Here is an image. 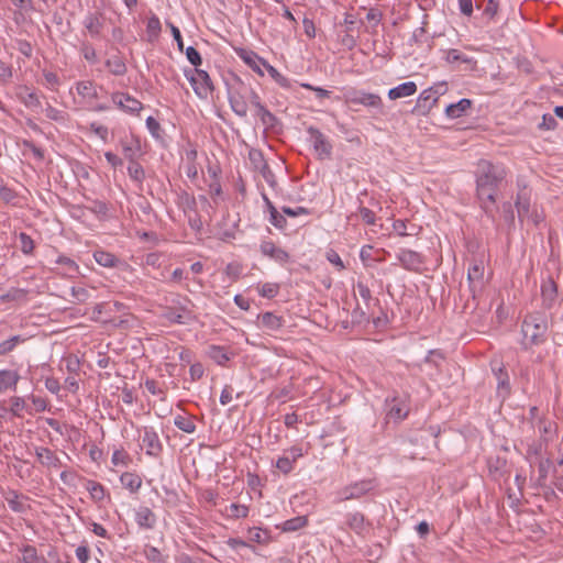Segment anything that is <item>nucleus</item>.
Returning <instances> with one entry per match:
<instances>
[{
    "instance_id": "f257e3e1",
    "label": "nucleus",
    "mask_w": 563,
    "mask_h": 563,
    "mask_svg": "<svg viewBox=\"0 0 563 563\" xmlns=\"http://www.w3.org/2000/svg\"><path fill=\"white\" fill-rule=\"evenodd\" d=\"M476 195L485 214L495 220V203L499 185L506 177V170L490 161L481 159L476 172Z\"/></svg>"
},
{
    "instance_id": "f03ea898",
    "label": "nucleus",
    "mask_w": 563,
    "mask_h": 563,
    "mask_svg": "<svg viewBox=\"0 0 563 563\" xmlns=\"http://www.w3.org/2000/svg\"><path fill=\"white\" fill-rule=\"evenodd\" d=\"M523 335L522 346L525 350L533 345H540L547 341L548 321L540 313L528 314L521 324Z\"/></svg>"
},
{
    "instance_id": "7ed1b4c3",
    "label": "nucleus",
    "mask_w": 563,
    "mask_h": 563,
    "mask_svg": "<svg viewBox=\"0 0 563 563\" xmlns=\"http://www.w3.org/2000/svg\"><path fill=\"white\" fill-rule=\"evenodd\" d=\"M515 205L520 222L529 221L537 227L543 221V214L538 212L537 209H531L530 192L527 187H523L518 191Z\"/></svg>"
},
{
    "instance_id": "20e7f679",
    "label": "nucleus",
    "mask_w": 563,
    "mask_h": 563,
    "mask_svg": "<svg viewBox=\"0 0 563 563\" xmlns=\"http://www.w3.org/2000/svg\"><path fill=\"white\" fill-rule=\"evenodd\" d=\"M185 75L200 98H207L213 91L212 80L206 70L195 68L186 71Z\"/></svg>"
},
{
    "instance_id": "39448f33",
    "label": "nucleus",
    "mask_w": 563,
    "mask_h": 563,
    "mask_svg": "<svg viewBox=\"0 0 563 563\" xmlns=\"http://www.w3.org/2000/svg\"><path fill=\"white\" fill-rule=\"evenodd\" d=\"M310 141L319 159H329L332 155V145L325 135L317 128L310 125L307 128Z\"/></svg>"
},
{
    "instance_id": "423d86ee",
    "label": "nucleus",
    "mask_w": 563,
    "mask_h": 563,
    "mask_svg": "<svg viewBox=\"0 0 563 563\" xmlns=\"http://www.w3.org/2000/svg\"><path fill=\"white\" fill-rule=\"evenodd\" d=\"M374 479H362L343 487L339 492L340 500L358 499L371 492L375 486Z\"/></svg>"
},
{
    "instance_id": "0eeeda50",
    "label": "nucleus",
    "mask_w": 563,
    "mask_h": 563,
    "mask_svg": "<svg viewBox=\"0 0 563 563\" xmlns=\"http://www.w3.org/2000/svg\"><path fill=\"white\" fill-rule=\"evenodd\" d=\"M346 102L350 104H362L367 108L380 109L383 107L382 98L376 93L361 90H352L345 95Z\"/></svg>"
},
{
    "instance_id": "6e6552de",
    "label": "nucleus",
    "mask_w": 563,
    "mask_h": 563,
    "mask_svg": "<svg viewBox=\"0 0 563 563\" xmlns=\"http://www.w3.org/2000/svg\"><path fill=\"white\" fill-rule=\"evenodd\" d=\"M484 273L485 266L482 261H474L467 271V280L472 297L475 298L476 294L484 287Z\"/></svg>"
},
{
    "instance_id": "1a4fd4ad",
    "label": "nucleus",
    "mask_w": 563,
    "mask_h": 563,
    "mask_svg": "<svg viewBox=\"0 0 563 563\" xmlns=\"http://www.w3.org/2000/svg\"><path fill=\"white\" fill-rule=\"evenodd\" d=\"M141 446L145 448L146 454L157 457L163 451V444L159 440L157 432L152 427H144L143 434L141 435Z\"/></svg>"
},
{
    "instance_id": "9d476101",
    "label": "nucleus",
    "mask_w": 563,
    "mask_h": 563,
    "mask_svg": "<svg viewBox=\"0 0 563 563\" xmlns=\"http://www.w3.org/2000/svg\"><path fill=\"white\" fill-rule=\"evenodd\" d=\"M490 365L493 374L497 380V394L505 399L511 393L509 374L501 362L493 361Z\"/></svg>"
},
{
    "instance_id": "9b49d317",
    "label": "nucleus",
    "mask_w": 563,
    "mask_h": 563,
    "mask_svg": "<svg viewBox=\"0 0 563 563\" xmlns=\"http://www.w3.org/2000/svg\"><path fill=\"white\" fill-rule=\"evenodd\" d=\"M397 260L405 269L410 272H420L424 263L423 256L420 253L406 249L399 251Z\"/></svg>"
},
{
    "instance_id": "f8f14e48",
    "label": "nucleus",
    "mask_w": 563,
    "mask_h": 563,
    "mask_svg": "<svg viewBox=\"0 0 563 563\" xmlns=\"http://www.w3.org/2000/svg\"><path fill=\"white\" fill-rule=\"evenodd\" d=\"M113 103L130 114H137L142 109L143 104L141 101L124 92H114L111 96Z\"/></svg>"
},
{
    "instance_id": "ddd939ff",
    "label": "nucleus",
    "mask_w": 563,
    "mask_h": 563,
    "mask_svg": "<svg viewBox=\"0 0 563 563\" xmlns=\"http://www.w3.org/2000/svg\"><path fill=\"white\" fill-rule=\"evenodd\" d=\"M438 95L434 93V90L428 88L424 89L416 103V107L413 108V112H417L418 114H428L430 110L435 106L438 102Z\"/></svg>"
},
{
    "instance_id": "4468645a",
    "label": "nucleus",
    "mask_w": 563,
    "mask_h": 563,
    "mask_svg": "<svg viewBox=\"0 0 563 563\" xmlns=\"http://www.w3.org/2000/svg\"><path fill=\"white\" fill-rule=\"evenodd\" d=\"M386 406L388 407L387 417L395 421L405 419L409 412L406 401L399 397H393L390 400L387 399Z\"/></svg>"
},
{
    "instance_id": "2eb2a0df",
    "label": "nucleus",
    "mask_w": 563,
    "mask_h": 563,
    "mask_svg": "<svg viewBox=\"0 0 563 563\" xmlns=\"http://www.w3.org/2000/svg\"><path fill=\"white\" fill-rule=\"evenodd\" d=\"M541 297L545 309H551L554 306L558 298V285L551 277L542 282Z\"/></svg>"
},
{
    "instance_id": "dca6fc26",
    "label": "nucleus",
    "mask_w": 563,
    "mask_h": 563,
    "mask_svg": "<svg viewBox=\"0 0 563 563\" xmlns=\"http://www.w3.org/2000/svg\"><path fill=\"white\" fill-rule=\"evenodd\" d=\"M256 115L260 118L261 123L266 131L277 132L282 128L279 119L272 113L265 106L255 110Z\"/></svg>"
},
{
    "instance_id": "f3484780",
    "label": "nucleus",
    "mask_w": 563,
    "mask_h": 563,
    "mask_svg": "<svg viewBox=\"0 0 563 563\" xmlns=\"http://www.w3.org/2000/svg\"><path fill=\"white\" fill-rule=\"evenodd\" d=\"M260 249L263 255L268 256L278 263L283 264L289 260V254L271 241L262 242Z\"/></svg>"
},
{
    "instance_id": "a211bd4d",
    "label": "nucleus",
    "mask_w": 563,
    "mask_h": 563,
    "mask_svg": "<svg viewBox=\"0 0 563 563\" xmlns=\"http://www.w3.org/2000/svg\"><path fill=\"white\" fill-rule=\"evenodd\" d=\"M238 55L254 71H256L261 76L264 75L263 70L261 69V66L265 67V65L267 63L265 59L260 57L253 51H246V49H243V48L238 52Z\"/></svg>"
},
{
    "instance_id": "6ab92c4d",
    "label": "nucleus",
    "mask_w": 563,
    "mask_h": 563,
    "mask_svg": "<svg viewBox=\"0 0 563 563\" xmlns=\"http://www.w3.org/2000/svg\"><path fill=\"white\" fill-rule=\"evenodd\" d=\"M35 453H36V457H37L38 462L43 466L48 467V468H51V467L59 468L60 467V465H62L60 460L55 454V452L52 451L51 449L40 446V448H36Z\"/></svg>"
},
{
    "instance_id": "aec40b11",
    "label": "nucleus",
    "mask_w": 563,
    "mask_h": 563,
    "mask_svg": "<svg viewBox=\"0 0 563 563\" xmlns=\"http://www.w3.org/2000/svg\"><path fill=\"white\" fill-rule=\"evenodd\" d=\"M135 521L140 528L151 530L156 525V516L148 507H140L135 511Z\"/></svg>"
},
{
    "instance_id": "412c9836",
    "label": "nucleus",
    "mask_w": 563,
    "mask_h": 563,
    "mask_svg": "<svg viewBox=\"0 0 563 563\" xmlns=\"http://www.w3.org/2000/svg\"><path fill=\"white\" fill-rule=\"evenodd\" d=\"M84 25L91 37H100L103 29V19L96 13H89L85 20Z\"/></svg>"
},
{
    "instance_id": "4be33fe9",
    "label": "nucleus",
    "mask_w": 563,
    "mask_h": 563,
    "mask_svg": "<svg viewBox=\"0 0 563 563\" xmlns=\"http://www.w3.org/2000/svg\"><path fill=\"white\" fill-rule=\"evenodd\" d=\"M475 7L483 11V16L488 21L495 20L499 3L496 0H474Z\"/></svg>"
},
{
    "instance_id": "5701e85b",
    "label": "nucleus",
    "mask_w": 563,
    "mask_h": 563,
    "mask_svg": "<svg viewBox=\"0 0 563 563\" xmlns=\"http://www.w3.org/2000/svg\"><path fill=\"white\" fill-rule=\"evenodd\" d=\"M417 92V85L413 81H406L388 91V98L396 100L404 97L412 96Z\"/></svg>"
},
{
    "instance_id": "b1692460",
    "label": "nucleus",
    "mask_w": 563,
    "mask_h": 563,
    "mask_svg": "<svg viewBox=\"0 0 563 563\" xmlns=\"http://www.w3.org/2000/svg\"><path fill=\"white\" fill-rule=\"evenodd\" d=\"M20 379V375L15 371L1 369L0 371V394L8 389H15Z\"/></svg>"
},
{
    "instance_id": "393cba45",
    "label": "nucleus",
    "mask_w": 563,
    "mask_h": 563,
    "mask_svg": "<svg viewBox=\"0 0 563 563\" xmlns=\"http://www.w3.org/2000/svg\"><path fill=\"white\" fill-rule=\"evenodd\" d=\"M229 102L232 111L239 115L240 118H245L247 115V102L239 92L230 93Z\"/></svg>"
},
{
    "instance_id": "a878e982",
    "label": "nucleus",
    "mask_w": 563,
    "mask_h": 563,
    "mask_svg": "<svg viewBox=\"0 0 563 563\" xmlns=\"http://www.w3.org/2000/svg\"><path fill=\"white\" fill-rule=\"evenodd\" d=\"M106 67L114 76H124L128 71L125 62L120 53L112 55L106 60Z\"/></svg>"
},
{
    "instance_id": "bb28decb",
    "label": "nucleus",
    "mask_w": 563,
    "mask_h": 563,
    "mask_svg": "<svg viewBox=\"0 0 563 563\" xmlns=\"http://www.w3.org/2000/svg\"><path fill=\"white\" fill-rule=\"evenodd\" d=\"M122 151L124 157L129 161H136L137 155L141 152L140 141L131 137L130 140H121Z\"/></svg>"
},
{
    "instance_id": "cd10ccee",
    "label": "nucleus",
    "mask_w": 563,
    "mask_h": 563,
    "mask_svg": "<svg viewBox=\"0 0 563 563\" xmlns=\"http://www.w3.org/2000/svg\"><path fill=\"white\" fill-rule=\"evenodd\" d=\"M471 107L472 101L464 98L456 103L449 104L445 109V113L449 118L456 119L465 114Z\"/></svg>"
},
{
    "instance_id": "c85d7f7f",
    "label": "nucleus",
    "mask_w": 563,
    "mask_h": 563,
    "mask_svg": "<svg viewBox=\"0 0 563 563\" xmlns=\"http://www.w3.org/2000/svg\"><path fill=\"white\" fill-rule=\"evenodd\" d=\"M258 319L262 325L269 331H276L284 325V319L273 312L262 313L258 316Z\"/></svg>"
},
{
    "instance_id": "c756f323",
    "label": "nucleus",
    "mask_w": 563,
    "mask_h": 563,
    "mask_svg": "<svg viewBox=\"0 0 563 563\" xmlns=\"http://www.w3.org/2000/svg\"><path fill=\"white\" fill-rule=\"evenodd\" d=\"M27 300V290L21 288H10L0 296V302H25Z\"/></svg>"
},
{
    "instance_id": "7c9ffc66",
    "label": "nucleus",
    "mask_w": 563,
    "mask_h": 563,
    "mask_svg": "<svg viewBox=\"0 0 563 563\" xmlns=\"http://www.w3.org/2000/svg\"><path fill=\"white\" fill-rule=\"evenodd\" d=\"M93 258L99 265L103 267H115L120 262L114 254L103 250L95 251Z\"/></svg>"
},
{
    "instance_id": "2f4dec72",
    "label": "nucleus",
    "mask_w": 563,
    "mask_h": 563,
    "mask_svg": "<svg viewBox=\"0 0 563 563\" xmlns=\"http://www.w3.org/2000/svg\"><path fill=\"white\" fill-rule=\"evenodd\" d=\"M346 525L351 530H353L357 534H361L366 528L365 517L363 514L357 511L349 514L346 517Z\"/></svg>"
},
{
    "instance_id": "473e14b6",
    "label": "nucleus",
    "mask_w": 563,
    "mask_h": 563,
    "mask_svg": "<svg viewBox=\"0 0 563 563\" xmlns=\"http://www.w3.org/2000/svg\"><path fill=\"white\" fill-rule=\"evenodd\" d=\"M26 338L22 335H13L0 343V356H5L12 353L18 345L24 343Z\"/></svg>"
},
{
    "instance_id": "72a5a7b5",
    "label": "nucleus",
    "mask_w": 563,
    "mask_h": 563,
    "mask_svg": "<svg viewBox=\"0 0 563 563\" xmlns=\"http://www.w3.org/2000/svg\"><path fill=\"white\" fill-rule=\"evenodd\" d=\"M121 484L131 493H135L142 485V478L134 473L125 472L120 477Z\"/></svg>"
},
{
    "instance_id": "f704fd0d",
    "label": "nucleus",
    "mask_w": 563,
    "mask_h": 563,
    "mask_svg": "<svg viewBox=\"0 0 563 563\" xmlns=\"http://www.w3.org/2000/svg\"><path fill=\"white\" fill-rule=\"evenodd\" d=\"M208 356L219 365H224L230 360L227 349L219 345H210Z\"/></svg>"
},
{
    "instance_id": "c9c22d12",
    "label": "nucleus",
    "mask_w": 563,
    "mask_h": 563,
    "mask_svg": "<svg viewBox=\"0 0 563 563\" xmlns=\"http://www.w3.org/2000/svg\"><path fill=\"white\" fill-rule=\"evenodd\" d=\"M174 306L180 312V314L184 317L187 322L192 321L195 319L194 312L190 309L189 306H192L191 301L188 298H177L176 300H173Z\"/></svg>"
},
{
    "instance_id": "e433bc0d",
    "label": "nucleus",
    "mask_w": 563,
    "mask_h": 563,
    "mask_svg": "<svg viewBox=\"0 0 563 563\" xmlns=\"http://www.w3.org/2000/svg\"><path fill=\"white\" fill-rule=\"evenodd\" d=\"M76 90L79 96L87 99L98 98L96 87L91 80H82L77 82Z\"/></svg>"
},
{
    "instance_id": "4c0bfd02",
    "label": "nucleus",
    "mask_w": 563,
    "mask_h": 563,
    "mask_svg": "<svg viewBox=\"0 0 563 563\" xmlns=\"http://www.w3.org/2000/svg\"><path fill=\"white\" fill-rule=\"evenodd\" d=\"M5 500L11 510L23 514L26 511L27 506L21 500V495L12 490L5 496Z\"/></svg>"
},
{
    "instance_id": "58836bf2",
    "label": "nucleus",
    "mask_w": 563,
    "mask_h": 563,
    "mask_svg": "<svg viewBox=\"0 0 563 563\" xmlns=\"http://www.w3.org/2000/svg\"><path fill=\"white\" fill-rule=\"evenodd\" d=\"M174 424L186 433H194L196 431V424L194 418L190 416L178 415L174 418Z\"/></svg>"
},
{
    "instance_id": "ea45409f",
    "label": "nucleus",
    "mask_w": 563,
    "mask_h": 563,
    "mask_svg": "<svg viewBox=\"0 0 563 563\" xmlns=\"http://www.w3.org/2000/svg\"><path fill=\"white\" fill-rule=\"evenodd\" d=\"M308 525V518L306 516H298L291 519L286 520L282 529L285 532H292L297 531Z\"/></svg>"
},
{
    "instance_id": "a19ab883",
    "label": "nucleus",
    "mask_w": 563,
    "mask_h": 563,
    "mask_svg": "<svg viewBox=\"0 0 563 563\" xmlns=\"http://www.w3.org/2000/svg\"><path fill=\"white\" fill-rule=\"evenodd\" d=\"M23 91L25 95H22V92L19 95L22 102L27 108H38L42 106L38 95L35 91H31L26 86L23 87Z\"/></svg>"
},
{
    "instance_id": "79ce46f5",
    "label": "nucleus",
    "mask_w": 563,
    "mask_h": 563,
    "mask_svg": "<svg viewBox=\"0 0 563 563\" xmlns=\"http://www.w3.org/2000/svg\"><path fill=\"white\" fill-rule=\"evenodd\" d=\"M128 174L131 179L139 184H142L145 178L144 168L136 161L129 162Z\"/></svg>"
},
{
    "instance_id": "37998d69",
    "label": "nucleus",
    "mask_w": 563,
    "mask_h": 563,
    "mask_svg": "<svg viewBox=\"0 0 563 563\" xmlns=\"http://www.w3.org/2000/svg\"><path fill=\"white\" fill-rule=\"evenodd\" d=\"M161 30H162V26H161L159 19L156 15H152L147 20V25H146V33L148 36V41L150 42L155 41L158 37Z\"/></svg>"
},
{
    "instance_id": "c03bdc74",
    "label": "nucleus",
    "mask_w": 563,
    "mask_h": 563,
    "mask_svg": "<svg viewBox=\"0 0 563 563\" xmlns=\"http://www.w3.org/2000/svg\"><path fill=\"white\" fill-rule=\"evenodd\" d=\"M41 560L36 548L27 544L22 549V556L19 559V563H40Z\"/></svg>"
},
{
    "instance_id": "a18cd8bd",
    "label": "nucleus",
    "mask_w": 563,
    "mask_h": 563,
    "mask_svg": "<svg viewBox=\"0 0 563 563\" xmlns=\"http://www.w3.org/2000/svg\"><path fill=\"white\" fill-rule=\"evenodd\" d=\"M249 159L251 162L253 169L257 172L267 164L263 152L257 148H251L249 151Z\"/></svg>"
},
{
    "instance_id": "49530a36",
    "label": "nucleus",
    "mask_w": 563,
    "mask_h": 563,
    "mask_svg": "<svg viewBox=\"0 0 563 563\" xmlns=\"http://www.w3.org/2000/svg\"><path fill=\"white\" fill-rule=\"evenodd\" d=\"M249 539L255 543L267 544L271 536L267 530L254 527L249 530Z\"/></svg>"
},
{
    "instance_id": "de8ad7c7",
    "label": "nucleus",
    "mask_w": 563,
    "mask_h": 563,
    "mask_svg": "<svg viewBox=\"0 0 563 563\" xmlns=\"http://www.w3.org/2000/svg\"><path fill=\"white\" fill-rule=\"evenodd\" d=\"M162 317L172 323L185 324L188 323L187 320L178 312L176 307H165L162 313Z\"/></svg>"
},
{
    "instance_id": "09e8293b",
    "label": "nucleus",
    "mask_w": 563,
    "mask_h": 563,
    "mask_svg": "<svg viewBox=\"0 0 563 563\" xmlns=\"http://www.w3.org/2000/svg\"><path fill=\"white\" fill-rule=\"evenodd\" d=\"M86 488L95 501H100L104 498L106 490L100 483L95 481H88Z\"/></svg>"
},
{
    "instance_id": "8fccbe9b",
    "label": "nucleus",
    "mask_w": 563,
    "mask_h": 563,
    "mask_svg": "<svg viewBox=\"0 0 563 563\" xmlns=\"http://www.w3.org/2000/svg\"><path fill=\"white\" fill-rule=\"evenodd\" d=\"M20 250L24 255H32L35 249L33 239L25 232L19 234Z\"/></svg>"
},
{
    "instance_id": "3c124183",
    "label": "nucleus",
    "mask_w": 563,
    "mask_h": 563,
    "mask_svg": "<svg viewBox=\"0 0 563 563\" xmlns=\"http://www.w3.org/2000/svg\"><path fill=\"white\" fill-rule=\"evenodd\" d=\"M538 427L540 431V440H542L545 445L549 443L548 434L552 432V428L554 423L548 419L539 418L538 423L534 424V427Z\"/></svg>"
},
{
    "instance_id": "603ef678",
    "label": "nucleus",
    "mask_w": 563,
    "mask_h": 563,
    "mask_svg": "<svg viewBox=\"0 0 563 563\" xmlns=\"http://www.w3.org/2000/svg\"><path fill=\"white\" fill-rule=\"evenodd\" d=\"M228 516L233 519L246 518L249 515V507L241 504H231L228 508Z\"/></svg>"
},
{
    "instance_id": "864d4df0",
    "label": "nucleus",
    "mask_w": 563,
    "mask_h": 563,
    "mask_svg": "<svg viewBox=\"0 0 563 563\" xmlns=\"http://www.w3.org/2000/svg\"><path fill=\"white\" fill-rule=\"evenodd\" d=\"M18 198H19V195L14 189L9 188L7 186L0 187V199L4 203L11 205V206H18V201H16Z\"/></svg>"
},
{
    "instance_id": "5fc2aeb1",
    "label": "nucleus",
    "mask_w": 563,
    "mask_h": 563,
    "mask_svg": "<svg viewBox=\"0 0 563 563\" xmlns=\"http://www.w3.org/2000/svg\"><path fill=\"white\" fill-rule=\"evenodd\" d=\"M45 115L49 120L55 122H65L68 118V114L66 112L58 110L51 104H47V107L45 108Z\"/></svg>"
},
{
    "instance_id": "6e6d98bb",
    "label": "nucleus",
    "mask_w": 563,
    "mask_h": 563,
    "mask_svg": "<svg viewBox=\"0 0 563 563\" xmlns=\"http://www.w3.org/2000/svg\"><path fill=\"white\" fill-rule=\"evenodd\" d=\"M10 412L14 417H22V411L25 409L26 404L22 397L14 396L10 399Z\"/></svg>"
},
{
    "instance_id": "4d7b16f0",
    "label": "nucleus",
    "mask_w": 563,
    "mask_h": 563,
    "mask_svg": "<svg viewBox=\"0 0 563 563\" xmlns=\"http://www.w3.org/2000/svg\"><path fill=\"white\" fill-rule=\"evenodd\" d=\"M446 60L448 63L450 64H455V63H472V58L463 55L460 51L457 49H450L448 53H446Z\"/></svg>"
},
{
    "instance_id": "13d9d810",
    "label": "nucleus",
    "mask_w": 563,
    "mask_h": 563,
    "mask_svg": "<svg viewBox=\"0 0 563 563\" xmlns=\"http://www.w3.org/2000/svg\"><path fill=\"white\" fill-rule=\"evenodd\" d=\"M258 291L262 297L274 298L279 291V286L278 284L266 283L261 286Z\"/></svg>"
},
{
    "instance_id": "bf43d9fd",
    "label": "nucleus",
    "mask_w": 563,
    "mask_h": 563,
    "mask_svg": "<svg viewBox=\"0 0 563 563\" xmlns=\"http://www.w3.org/2000/svg\"><path fill=\"white\" fill-rule=\"evenodd\" d=\"M111 461L115 466H128V464L131 462V457L124 450H117L113 452Z\"/></svg>"
},
{
    "instance_id": "052dcab7",
    "label": "nucleus",
    "mask_w": 563,
    "mask_h": 563,
    "mask_svg": "<svg viewBox=\"0 0 563 563\" xmlns=\"http://www.w3.org/2000/svg\"><path fill=\"white\" fill-rule=\"evenodd\" d=\"M80 51L84 58L89 63L95 64L98 62L96 49L90 43H82Z\"/></svg>"
},
{
    "instance_id": "680f3d73",
    "label": "nucleus",
    "mask_w": 563,
    "mask_h": 563,
    "mask_svg": "<svg viewBox=\"0 0 563 563\" xmlns=\"http://www.w3.org/2000/svg\"><path fill=\"white\" fill-rule=\"evenodd\" d=\"M358 216L361 217L362 221L367 225H374L376 222L375 213L366 207L361 206L358 208Z\"/></svg>"
},
{
    "instance_id": "e2e57ef3",
    "label": "nucleus",
    "mask_w": 563,
    "mask_h": 563,
    "mask_svg": "<svg viewBox=\"0 0 563 563\" xmlns=\"http://www.w3.org/2000/svg\"><path fill=\"white\" fill-rule=\"evenodd\" d=\"M276 467L285 475L289 474L294 470L291 460L283 455L276 461Z\"/></svg>"
},
{
    "instance_id": "0e129e2a",
    "label": "nucleus",
    "mask_w": 563,
    "mask_h": 563,
    "mask_svg": "<svg viewBox=\"0 0 563 563\" xmlns=\"http://www.w3.org/2000/svg\"><path fill=\"white\" fill-rule=\"evenodd\" d=\"M71 296L75 302L82 303L89 299V292L84 287H71Z\"/></svg>"
},
{
    "instance_id": "69168bd1",
    "label": "nucleus",
    "mask_w": 563,
    "mask_h": 563,
    "mask_svg": "<svg viewBox=\"0 0 563 563\" xmlns=\"http://www.w3.org/2000/svg\"><path fill=\"white\" fill-rule=\"evenodd\" d=\"M13 76L12 66L0 59V81L7 84Z\"/></svg>"
},
{
    "instance_id": "338daca9",
    "label": "nucleus",
    "mask_w": 563,
    "mask_h": 563,
    "mask_svg": "<svg viewBox=\"0 0 563 563\" xmlns=\"http://www.w3.org/2000/svg\"><path fill=\"white\" fill-rule=\"evenodd\" d=\"M57 264L65 265L69 273L71 274H78L79 273V266L76 264V262L67 256L60 255L56 260Z\"/></svg>"
},
{
    "instance_id": "774afa93",
    "label": "nucleus",
    "mask_w": 563,
    "mask_h": 563,
    "mask_svg": "<svg viewBox=\"0 0 563 563\" xmlns=\"http://www.w3.org/2000/svg\"><path fill=\"white\" fill-rule=\"evenodd\" d=\"M186 56L190 64H192L196 68L202 64L200 53L192 46L187 47Z\"/></svg>"
}]
</instances>
